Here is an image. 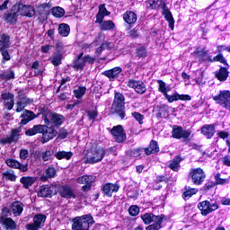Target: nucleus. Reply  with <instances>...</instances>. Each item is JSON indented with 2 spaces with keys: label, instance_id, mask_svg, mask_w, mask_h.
<instances>
[{
  "label": "nucleus",
  "instance_id": "nucleus-6",
  "mask_svg": "<svg viewBox=\"0 0 230 230\" xmlns=\"http://www.w3.org/2000/svg\"><path fill=\"white\" fill-rule=\"evenodd\" d=\"M48 217L44 214H36L33 217L32 223H29L25 226L26 230H40L44 227Z\"/></svg>",
  "mask_w": 230,
  "mask_h": 230
},
{
  "label": "nucleus",
  "instance_id": "nucleus-55",
  "mask_svg": "<svg viewBox=\"0 0 230 230\" xmlns=\"http://www.w3.org/2000/svg\"><path fill=\"white\" fill-rule=\"evenodd\" d=\"M51 64H53V66H60V64H62V55L60 54H56L54 55V57L51 58Z\"/></svg>",
  "mask_w": 230,
  "mask_h": 230
},
{
  "label": "nucleus",
  "instance_id": "nucleus-30",
  "mask_svg": "<svg viewBox=\"0 0 230 230\" xmlns=\"http://www.w3.org/2000/svg\"><path fill=\"white\" fill-rule=\"evenodd\" d=\"M22 120L21 125H28L30 121L32 119H35V113L33 111H31L29 110H25L23 114L21 115Z\"/></svg>",
  "mask_w": 230,
  "mask_h": 230
},
{
  "label": "nucleus",
  "instance_id": "nucleus-8",
  "mask_svg": "<svg viewBox=\"0 0 230 230\" xmlns=\"http://www.w3.org/2000/svg\"><path fill=\"white\" fill-rule=\"evenodd\" d=\"M198 208L203 217H208V215L218 209V203H211L209 200H204L198 204Z\"/></svg>",
  "mask_w": 230,
  "mask_h": 230
},
{
  "label": "nucleus",
  "instance_id": "nucleus-46",
  "mask_svg": "<svg viewBox=\"0 0 230 230\" xmlns=\"http://www.w3.org/2000/svg\"><path fill=\"white\" fill-rule=\"evenodd\" d=\"M55 157L59 160L66 159L67 161H69V159L73 157V152L59 151L56 153Z\"/></svg>",
  "mask_w": 230,
  "mask_h": 230
},
{
  "label": "nucleus",
  "instance_id": "nucleus-7",
  "mask_svg": "<svg viewBox=\"0 0 230 230\" xmlns=\"http://www.w3.org/2000/svg\"><path fill=\"white\" fill-rule=\"evenodd\" d=\"M64 116L58 113H52L49 111L43 113V120L46 125L52 123L55 127H60L64 123Z\"/></svg>",
  "mask_w": 230,
  "mask_h": 230
},
{
  "label": "nucleus",
  "instance_id": "nucleus-45",
  "mask_svg": "<svg viewBox=\"0 0 230 230\" xmlns=\"http://www.w3.org/2000/svg\"><path fill=\"white\" fill-rule=\"evenodd\" d=\"M161 4H163V0H148L146 2V8L148 10H157Z\"/></svg>",
  "mask_w": 230,
  "mask_h": 230
},
{
  "label": "nucleus",
  "instance_id": "nucleus-13",
  "mask_svg": "<svg viewBox=\"0 0 230 230\" xmlns=\"http://www.w3.org/2000/svg\"><path fill=\"white\" fill-rule=\"evenodd\" d=\"M31 103H33V99L27 98L24 93L19 92L16 102V112H22V111L26 109V106Z\"/></svg>",
  "mask_w": 230,
  "mask_h": 230
},
{
  "label": "nucleus",
  "instance_id": "nucleus-23",
  "mask_svg": "<svg viewBox=\"0 0 230 230\" xmlns=\"http://www.w3.org/2000/svg\"><path fill=\"white\" fill-rule=\"evenodd\" d=\"M164 98L166 101L169 102V103H173V102H178V100H181V102L191 101V96L188 94H179L178 93H175L172 95L165 93Z\"/></svg>",
  "mask_w": 230,
  "mask_h": 230
},
{
  "label": "nucleus",
  "instance_id": "nucleus-57",
  "mask_svg": "<svg viewBox=\"0 0 230 230\" xmlns=\"http://www.w3.org/2000/svg\"><path fill=\"white\" fill-rule=\"evenodd\" d=\"M136 54L138 58H143L146 57V49L145 47H139L136 49Z\"/></svg>",
  "mask_w": 230,
  "mask_h": 230
},
{
  "label": "nucleus",
  "instance_id": "nucleus-36",
  "mask_svg": "<svg viewBox=\"0 0 230 230\" xmlns=\"http://www.w3.org/2000/svg\"><path fill=\"white\" fill-rule=\"evenodd\" d=\"M181 161H182V158H181L180 156H175L169 163L168 168H170V170H172V172H179V170H181Z\"/></svg>",
  "mask_w": 230,
  "mask_h": 230
},
{
  "label": "nucleus",
  "instance_id": "nucleus-28",
  "mask_svg": "<svg viewBox=\"0 0 230 230\" xmlns=\"http://www.w3.org/2000/svg\"><path fill=\"white\" fill-rule=\"evenodd\" d=\"M19 10L14 9L13 6L12 11L5 14V22L8 24H15V22H17V17H19Z\"/></svg>",
  "mask_w": 230,
  "mask_h": 230
},
{
  "label": "nucleus",
  "instance_id": "nucleus-4",
  "mask_svg": "<svg viewBox=\"0 0 230 230\" xmlns=\"http://www.w3.org/2000/svg\"><path fill=\"white\" fill-rule=\"evenodd\" d=\"M87 64H94V58L87 55L84 56V52H82L75 60L73 62V69L74 71H84V67L87 66Z\"/></svg>",
  "mask_w": 230,
  "mask_h": 230
},
{
  "label": "nucleus",
  "instance_id": "nucleus-47",
  "mask_svg": "<svg viewBox=\"0 0 230 230\" xmlns=\"http://www.w3.org/2000/svg\"><path fill=\"white\" fill-rule=\"evenodd\" d=\"M51 13L52 15H54V17L60 18L66 15V11L64 10V8L57 6L51 9Z\"/></svg>",
  "mask_w": 230,
  "mask_h": 230
},
{
  "label": "nucleus",
  "instance_id": "nucleus-32",
  "mask_svg": "<svg viewBox=\"0 0 230 230\" xmlns=\"http://www.w3.org/2000/svg\"><path fill=\"white\" fill-rule=\"evenodd\" d=\"M55 175H57V170L54 167H49L45 173L40 175V179L42 182H46L49 179H53Z\"/></svg>",
  "mask_w": 230,
  "mask_h": 230
},
{
  "label": "nucleus",
  "instance_id": "nucleus-48",
  "mask_svg": "<svg viewBox=\"0 0 230 230\" xmlns=\"http://www.w3.org/2000/svg\"><path fill=\"white\" fill-rule=\"evenodd\" d=\"M0 78H2V80H13V78H15V73H13V70H7L0 74Z\"/></svg>",
  "mask_w": 230,
  "mask_h": 230
},
{
  "label": "nucleus",
  "instance_id": "nucleus-26",
  "mask_svg": "<svg viewBox=\"0 0 230 230\" xmlns=\"http://www.w3.org/2000/svg\"><path fill=\"white\" fill-rule=\"evenodd\" d=\"M0 223L3 224L4 229L6 230L17 229V224H15V221H13L12 217H6L4 216H1Z\"/></svg>",
  "mask_w": 230,
  "mask_h": 230
},
{
  "label": "nucleus",
  "instance_id": "nucleus-58",
  "mask_svg": "<svg viewBox=\"0 0 230 230\" xmlns=\"http://www.w3.org/2000/svg\"><path fill=\"white\" fill-rule=\"evenodd\" d=\"M131 115L136 119V121H137L139 123V125H143V119H145V116H143V114H141L137 111H135V112L131 113Z\"/></svg>",
  "mask_w": 230,
  "mask_h": 230
},
{
  "label": "nucleus",
  "instance_id": "nucleus-43",
  "mask_svg": "<svg viewBox=\"0 0 230 230\" xmlns=\"http://www.w3.org/2000/svg\"><path fill=\"white\" fill-rule=\"evenodd\" d=\"M164 15L166 19V21L169 22V28L173 31V26L175 24V21H173V16L172 15V13L170 10L164 8Z\"/></svg>",
  "mask_w": 230,
  "mask_h": 230
},
{
  "label": "nucleus",
  "instance_id": "nucleus-61",
  "mask_svg": "<svg viewBox=\"0 0 230 230\" xmlns=\"http://www.w3.org/2000/svg\"><path fill=\"white\" fill-rule=\"evenodd\" d=\"M0 53L4 58V60H6V62H8V60H11V57H10V53L8 52V49H1L0 50Z\"/></svg>",
  "mask_w": 230,
  "mask_h": 230
},
{
  "label": "nucleus",
  "instance_id": "nucleus-29",
  "mask_svg": "<svg viewBox=\"0 0 230 230\" xmlns=\"http://www.w3.org/2000/svg\"><path fill=\"white\" fill-rule=\"evenodd\" d=\"M11 209L14 217H21L24 211V204L21 201H14L12 203Z\"/></svg>",
  "mask_w": 230,
  "mask_h": 230
},
{
  "label": "nucleus",
  "instance_id": "nucleus-49",
  "mask_svg": "<svg viewBox=\"0 0 230 230\" xmlns=\"http://www.w3.org/2000/svg\"><path fill=\"white\" fill-rule=\"evenodd\" d=\"M87 88L85 86H79L77 89L74 90V94L75 98L80 99L84 94H85Z\"/></svg>",
  "mask_w": 230,
  "mask_h": 230
},
{
  "label": "nucleus",
  "instance_id": "nucleus-3",
  "mask_svg": "<svg viewBox=\"0 0 230 230\" xmlns=\"http://www.w3.org/2000/svg\"><path fill=\"white\" fill-rule=\"evenodd\" d=\"M103 157H105V149L102 146H95L86 155V163L88 164H94L102 161Z\"/></svg>",
  "mask_w": 230,
  "mask_h": 230
},
{
  "label": "nucleus",
  "instance_id": "nucleus-35",
  "mask_svg": "<svg viewBox=\"0 0 230 230\" xmlns=\"http://www.w3.org/2000/svg\"><path fill=\"white\" fill-rule=\"evenodd\" d=\"M141 218L144 224H146V226H148L152 224V222H155L156 220H159V218H161V216H155L152 213H146L141 216Z\"/></svg>",
  "mask_w": 230,
  "mask_h": 230
},
{
  "label": "nucleus",
  "instance_id": "nucleus-15",
  "mask_svg": "<svg viewBox=\"0 0 230 230\" xmlns=\"http://www.w3.org/2000/svg\"><path fill=\"white\" fill-rule=\"evenodd\" d=\"M127 86L130 89H134L137 94H145V93H146V84H145L143 81L128 79Z\"/></svg>",
  "mask_w": 230,
  "mask_h": 230
},
{
  "label": "nucleus",
  "instance_id": "nucleus-38",
  "mask_svg": "<svg viewBox=\"0 0 230 230\" xmlns=\"http://www.w3.org/2000/svg\"><path fill=\"white\" fill-rule=\"evenodd\" d=\"M196 55L201 62H213V59H211V56L208 54V51L206 49L198 50L196 52Z\"/></svg>",
  "mask_w": 230,
  "mask_h": 230
},
{
  "label": "nucleus",
  "instance_id": "nucleus-64",
  "mask_svg": "<svg viewBox=\"0 0 230 230\" xmlns=\"http://www.w3.org/2000/svg\"><path fill=\"white\" fill-rule=\"evenodd\" d=\"M143 148H136L134 150L131 151V155L132 157H139V155H141V154H143Z\"/></svg>",
  "mask_w": 230,
  "mask_h": 230
},
{
  "label": "nucleus",
  "instance_id": "nucleus-44",
  "mask_svg": "<svg viewBox=\"0 0 230 230\" xmlns=\"http://www.w3.org/2000/svg\"><path fill=\"white\" fill-rule=\"evenodd\" d=\"M70 31H71V28H69V25L67 23L59 24L58 33L59 35H61V37H67Z\"/></svg>",
  "mask_w": 230,
  "mask_h": 230
},
{
  "label": "nucleus",
  "instance_id": "nucleus-9",
  "mask_svg": "<svg viewBox=\"0 0 230 230\" xmlns=\"http://www.w3.org/2000/svg\"><path fill=\"white\" fill-rule=\"evenodd\" d=\"M14 10H18V13L22 17H34L35 16V7L30 4H24L19 3L13 5Z\"/></svg>",
  "mask_w": 230,
  "mask_h": 230
},
{
  "label": "nucleus",
  "instance_id": "nucleus-27",
  "mask_svg": "<svg viewBox=\"0 0 230 230\" xmlns=\"http://www.w3.org/2000/svg\"><path fill=\"white\" fill-rule=\"evenodd\" d=\"M123 71V69L119 66H116L110 70H106L102 72L103 76H106L110 80H116L119 76V74Z\"/></svg>",
  "mask_w": 230,
  "mask_h": 230
},
{
  "label": "nucleus",
  "instance_id": "nucleus-56",
  "mask_svg": "<svg viewBox=\"0 0 230 230\" xmlns=\"http://www.w3.org/2000/svg\"><path fill=\"white\" fill-rule=\"evenodd\" d=\"M128 213L131 217H137V215H139V207H137V205L130 206Z\"/></svg>",
  "mask_w": 230,
  "mask_h": 230
},
{
  "label": "nucleus",
  "instance_id": "nucleus-39",
  "mask_svg": "<svg viewBox=\"0 0 230 230\" xmlns=\"http://www.w3.org/2000/svg\"><path fill=\"white\" fill-rule=\"evenodd\" d=\"M116 28V24H114L113 21L108 20V21H102L100 23V30L102 31H109L111 30H114Z\"/></svg>",
  "mask_w": 230,
  "mask_h": 230
},
{
  "label": "nucleus",
  "instance_id": "nucleus-1",
  "mask_svg": "<svg viewBox=\"0 0 230 230\" xmlns=\"http://www.w3.org/2000/svg\"><path fill=\"white\" fill-rule=\"evenodd\" d=\"M72 222V230H91V226L94 224V217L91 214H86L74 217Z\"/></svg>",
  "mask_w": 230,
  "mask_h": 230
},
{
  "label": "nucleus",
  "instance_id": "nucleus-16",
  "mask_svg": "<svg viewBox=\"0 0 230 230\" xmlns=\"http://www.w3.org/2000/svg\"><path fill=\"white\" fill-rule=\"evenodd\" d=\"M95 179L96 178L93 175H84L76 178V182L78 184H84L82 190L84 192H87L91 190V188H93V183L94 182Z\"/></svg>",
  "mask_w": 230,
  "mask_h": 230
},
{
  "label": "nucleus",
  "instance_id": "nucleus-51",
  "mask_svg": "<svg viewBox=\"0 0 230 230\" xmlns=\"http://www.w3.org/2000/svg\"><path fill=\"white\" fill-rule=\"evenodd\" d=\"M157 84H159L158 91L159 93H162L164 96L168 93V89L166 88V83H164L163 80H157Z\"/></svg>",
  "mask_w": 230,
  "mask_h": 230
},
{
  "label": "nucleus",
  "instance_id": "nucleus-5",
  "mask_svg": "<svg viewBox=\"0 0 230 230\" xmlns=\"http://www.w3.org/2000/svg\"><path fill=\"white\" fill-rule=\"evenodd\" d=\"M189 177L195 186H200L206 181V172L200 167L193 168L190 169Z\"/></svg>",
  "mask_w": 230,
  "mask_h": 230
},
{
  "label": "nucleus",
  "instance_id": "nucleus-10",
  "mask_svg": "<svg viewBox=\"0 0 230 230\" xmlns=\"http://www.w3.org/2000/svg\"><path fill=\"white\" fill-rule=\"evenodd\" d=\"M213 101L230 111V91H221L218 95L213 97Z\"/></svg>",
  "mask_w": 230,
  "mask_h": 230
},
{
  "label": "nucleus",
  "instance_id": "nucleus-33",
  "mask_svg": "<svg viewBox=\"0 0 230 230\" xmlns=\"http://www.w3.org/2000/svg\"><path fill=\"white\" fill-rule=\"evenodd\" d=\"M146 155H152V154H157L159 152V144L157 141L152 140L148 147L144 148Z\"/></svg>",
  "mask_w": 230,
  "mask_h": 230
},
{
  "label": "nucleus",
  "instance_id": "nucleus-20",
  "mask_svg": "<svg viewBox=\"0 0 230 230\" xmlns=\"http://www.w3.org/2000/svg\"><path fill=\"white\" fill-rule=\"evenodd\" d=\"M58 132L57 129H55L54 127H48L46 126V128L43 132L41 143L44 145V143H48V141H51L54 137H57V135Z\"/></svg>",
  "mask_w": 230,
  "mask_h": 230
},
{
  "label": "nucleus",
  "instance_id": "nucleus-62",
  "mask_svg": "<svg viewBox=\"0 0 230 230\" xmlns=\"http://www.w3.org/2000/svg\"><path fill=\"white\" fill-rule=\"evenodd\" d=\"M69 136V132L66 128H61L58 133L59 139H66Z\"/></svg>",
  "mask_w": 230,
  "mask_h": 230
},
{
  "label": "nucleus",
  "instance_id": "nucleus-24",
  "mask_svg": "<svg viewBox=\"0 0 230 230\" xmlns=\"http://www.w3.org/2000/svg\"><path fill=\"white\" fill-rule=\"evenodd\" d=\"M58 193L63 199H76V194L69 185L60 186Z\"/></svg>",
  "mask_w": 230,
  "mask_h": 230
},
{
  "label": "nucleus",
  "instance_id": "nucleus-17",
  "mask_svg": "<svg viewBox=\"0 0 230 230\" xmlns=\"http://www.w3.org/2000/svg\"><path fill=\"white\" fill-rule=\"evenodd\" d=\"M52 6L53 4L51 2L39 4L38 5H36L37 12L43 21L44 19H48V15H49V10H51Z\"/></svg>",
  "mask_w": 230,
  "mask_h": 230
},
{
  "label": "nucleus",
  "instance_id": "nucleus-53",
  "mask_svg": "<svg viewBox=\"0 0 230 230\" xmlns=\"http://www.w3.org/2000/svg\"><path fill=\"white\" fill-rule=\"evenodd\" d=\"M3 175L7 179V181H12V182H15L17 176H15V172L13 171H6L3 173Z\"/></svg>",
  "mask_w": 230,
  "mask_h": 230
},
{
  "label": "nucleus",
  "instance_id": "nucleus-21",
  "mask_svg": "<svg viewBox=\"0 0 230 230\" xmlns=\"http://www.w3.org/2000/svg\"><path fill=\"white\" fill-rule=\"evenodd\" d=\"M2 100H4V107L7 109V111H12L13 109V106L15 105V101L13 98H15V95L13 93H4L1 94Z\"/></svg>",
  "mask_w": 230,
  "mask_h": 230
},
{
  "label": "nucleus",
  "instance_id": "nucleus-40",
  "mask_svg": "<svg viewBox=\"0 0 230 230\" xmlns=\"http://www.w3.org/2000/svg\"><path fill=\"white\" fill-rule=\"evenodd\" d=\"M227 67H221L218 72L216 73V77L220 82H226L227 80V76H229V71H227Z\"/></svg>",
  "mask_w": 230,
  "mask_h": 230
},
{
  "label": "nucleus",
  "instance_id": "nucleus-2",
  "mask_svg": "<svg viewBox=\"0 0 230 230\" xmlns=\"http://www.w3.org/2000/svg\"><path fill=\"white\" fill-rule=\"evenodd\" d=\"M111 109L120 119H125V95H123V93L118 92L114 93Z\"/></svg>",
  "mask_w": 230,
  "mask_h": 230
},
{
  "label": "nucleus",
  "instance_id": "nucleus-37",
  "mask_svg": "<svg viewBox=\"0 0 230 230\" xmlns=\"http://www.w3.org/2000/svg\"><path fill=\"white\" fill-rule=\"evenodd\" d=\"M164 220V215H160V217L154 224L146 227V230H159L163 227V221Z\"/></svg>",
  "mask_w": 230,
  "mask_h": 230
},
{
  "label": "nucleus",
  "instance_id": "nucleus-60",
  "mask_svg": "<svg viewBox=\"0 0 230 230\" xmlns=\"http://www.w3.org/2000/svg\"><path fill=\"white\" fill-rule=\"evenodd\" d=\"M19 155L22 161H26V159H28V157L30 156V152L28 151V149H21Z\"/></svg>",
  "mask_w": 230,
  "mask_h": 230
},
{
  "label": "nucleus",
  "instance_id": "nucleus-52",
  "mask_svg": "<svg viewBox=\"0 0 230 230\" xmlns=\"http://www.w3.org/2000/svg\"><path fill=\"white\" fill-rule=\"evenodd\" d=\"M212 62H220L221 64L226 66L227 68H229V64H227L226 58H224L222 54H218L217 56L214 57Z\"/></svg>",
  "mask_w": 230,
  "mask_h": 230
},
{
  "label": "nucleus",
  "instance_id": "nucleus-18",
  "mask_svg": "<svg viewBox=\"0 0 230 230\" xmlns=\"http://www.w3.org/2000/svg\"><path fill=\"white\" fill-rule=\"evenodd\" d=\"M102 191L105 197H112L113 193L119 191V185L118 183H105L102 185Z\"/></svg>",
  "mask_w": 230,
  "mask_h": 230
},
{
  "label": "nucleus",
  "instance_id": "nucleus-19",
  "mask_svg": "<svg viewBox=\"0 0 230 230\" xmlns=\"http://www.w3.org/2000/svg\"><path fill=\"white\" fill-rule=\"evenodd\" d=\"M5 164H7L9 168H13L14 170H20V172H28V164H21V162L13 158H8L5 161Z\"/></svg>",
  "mask_w": 230,
  "mask_h": 230
},
{
  "label": "nucleus",
  "instance_id": "nucleus-41",
  "mask_svg": "<svg viewBox=\"0 0 230 230\" xmlns=\"http://www.w3.org/2000/svg\"><path fill=\"white\" fill-rule=\"evenodd\" d=\"M35 181H37V178L35 177H30V176H23L21 178L20 182L23 184V187L28 190L30 186H33L35 183Z\"/></svg>",
  "mask_w": 230,
  "mask_h": 230
},
{
  "label": "nucleus",
  "instance_id": "nucleus-14",
  "mask_svg": "<svg viewBox=\"0 0 230 230\" xmlns=\"http://www.w3.org/2000/svg\"><path fill=\"white\" fill-rule=\"evenodd\" d=\"M190 136H191V131L186 130L178 125L172 126V137L173 139H188Z\"/></svg>",
  "mask_w": 230,
  "mask_h": 230
},
{
  "label": "nucleus",
  "instance_id": "nucleus-25",
  "mask_svg": "<svg viewBox=\"0 0 230 230\" xmlns=\"http://www.w3.org/2000/svg\"><path fill=\"white\" fill-rule=\"evenodd\" d=\"M200 130L201 134H203L207 139H211V137H213L217 132L215 124H206L201 128Z\"/></svg>",
  "mask_w": 230,
  "mask_h": 230
},
{
  "label": "nucleus",
  "instance_id": "nucleus-63",
  "mask_svg": "<svg viewBox=\"0 0 230 230\" xmlns=\"http://www.w3.org/2000/svg\"><path fill=\"white\" fill-rule=\"evenodd\" d=\"M87 116H88L89 119L95 120L96 118L98 117V111H96V110L89 111H87Z\"/></svg>",
  "mask_w": 230,
  "mask_h": 230
},
{
  "label": "nucleus",
  "instance_id": "nucleus-59",
  "mask_svg": "<svg viewBox=\"0 0 230 230\" xmlns=\"http://www.w3.org/2000/svg\"><path fill=\"white\" fill-rule=\"evenodd\" d=\"M128 199H137L139 197V191H137V189H129L128 191Z\"/></svg>",
  "mask_w": 230,
  "mask_h": 230
},
{
  "label": "nucleus",
  "instance_id": "nucleus-50",
  "mask_svg": "<svg viewBox=\"0 0 230 230\" xmlns=\"http://www.w3.org/2000/svg\"><path fill=\"white\" fill-rule=\"evenodd\" d=\"M197 193V189L186 188L183 192V199L186 200Z\"/></svg>",
  "mask_w": 230,
  "mask_h": 230
},
{
  "label": "nucleus",
  "instance_id": "nucleus-34",
  "mask_svg": "<svg viewBox=\"0 0 230 230\" xmlns=\"http://www.w3.org/2000/svg\"><path fill=\"white\" fill-rule=\"evenodd\" d=\"M123 20L125 22H127V24H136L137 21V15L132 11H127L123 14Z\"/></svg>",
  "mask_w": 230,
  "mask_h": 230
},
{
  "label": "nucleus",
  "instance_id": "nucleus-31",
  "mask_svg": "<svg viewBox=\"0 0 230 230\" xmlns=\"http://www.w3.org/2000/svg\"><path fill=\"white\" fill-rule=\"evenodd\" d=\"M46 128V125H36L33 128H29L25 131L26 136H35V134H42L44 135V130Z\"/></svg>",
  "mask_w": 230,
  "mask_h": 230
},
{
  "label": "nucleus",
  "instance_id": "nucleus-22",
  "mask_svg": "<svg viewBox=\"0 0 230 230\" xmlns=\"http://www.w3.org/2000/svg\"><path fill=\"white\" fill-rule=\"evenodd\" d=\"M55 187L49 185H43L40 187V190L38 191V197H41L42 199H51L53 195H55Z\"/></svg>",
  "mask_w": 230,
  "mask_h": 230
},
{
  "label": "nucleus",
  "instance_id": "nucleus-11",
  "mask_svg": "<svg viewBox=\"0 0 230 230\" xmlns=\"http://www.w3.org/2000/svg\"><path fill=\"white\" fill-rule=\"evenodd\" d=\"M22 132L21 128H13L11 130L9 135L0 139V143L2 145H12V143H17V141L21 139Z\"/></svg>",
  "mask_w": 230,
  "mask_h": 230
},
{
  "label": "nucleus",
  "instance_id": "nucleus-42",
  "mask_svg": "<svg viewBox=\"0 0 230 230\" xmlns=\"http://www.w3.org/2000/svg\"><path fill=\"white\" fill-rule=\"evenodd\" d=\"M10 48V37L8 34H2L0 37V51L2 49H8Z\"/></svg>",
  "mask_w": 230,
  "mask_h": 230
},
{
  "label": "nucleus",
  "instance_id": "nucleus-12",
  "mask_svg": "<svg viewBox=\"0 0 230 230\" xmlns=\"http://www.w3.org/2000/svg\"><path fill=\"white\" fill-rule=\"evenodd\" d=\"M111 134L116 143H125L127 141V133L123 129V126L118 125L111 129Z\"/></svg>",
  "mask_w": 230,
  "mask_h": 230
},
{
  "label": "nucleus",
  "instance_id": "nucleus-54",
  "mask_svg": "<svg viewBox=\"0 0 230 230\" xmlns=\"http://www.w3.org/2000/svg\"><path fill=\"white\" fill-rule=\"evenodd\" d=\"M53 150L52 149H49V150H46L45 152H43L41 154V158L43 161H49V159H51V157H53Z\"/></svg>",
  "mask_w": 230,
  "mask_h": 230
}]
</instances>
